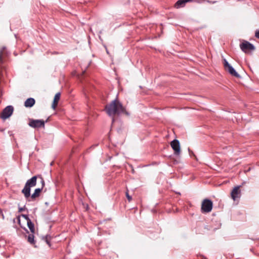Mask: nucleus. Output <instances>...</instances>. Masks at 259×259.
Instances as JSON below:
<instances>
[{
  "label": "nucleus",
  "mask_w": 259,
  "mask_h": 259,
  "mask_svg": "<svg viewBox=\"0 0 259 259\" xmlns=\"http://www.w3.org/2000/svg\"><path fill=\"white\" fill-rule=\"evenodd\" d=\"M207 2L209 4H213L217 3V1H210V0H207Z\"/></svg>",
  "instance_id": "18"
},
{
  "label": "nucleus",
  "mask_w": 259,
  "mask_h": 259,
  "mask_svg": "<svg viewBox=\"0 0 259 259\" xmlns=\"http://www.w3.org/2000/svg\"><path fill=\"white\" fill-rule=\"evenodd\" d=\"M240 48L242 51L245 53H248L255 50L254 46L246 40H243V41L240 44Z\"/></svg>",
  "instance_id": "4"
},
{
  "label": "nucleus",
  "mask_w": 259,
  "mask_h": 259,
  "mask_svg": "<svg viewBox=\"0 0 259 259\" xmlns=\"http://www.w3.org/2000/svg\"><path fill=\"white\" fill-rule=\"evenodd\" d=\"M0 213H2V217H3V219H4V214H3V213H2V210H1V209H0Z\"/></svg>",
  "instance_id": "22"
},
{
  "label": "nucleus",
  "mask_w": 259,
  "mask_h": 259,
  "mask_svg": "<svg viewBox=\"0 0 259 259\" xmlns=\"http://www.w3.org/2000/svg\"><path fill=\"white\" fill-rule=\"evenodd\" d=\"M255 36L259 39V30L256 31L255 33Z\"/></svg>",
  "instance_id": "19"
},
{
  "label": "nucleus",
  "mask_w": 259,
  "mask_h": 259,
  "mask_svg": "<svg viewBox=\"0 0 259 259\" xmlns=\"http://www.w3.org/2000/svg\"><path fill=\"white\" fill-rule=\"evenodd\" d=\"M13 107L12 106L9 105L7 106L3 111L1 117L3 119H6V118L9 117L13 113Z\"/></svg>",
  "instance_id": "7"
},
{
  "label": "nucleus",
  "mask_w": 259,
  "mask_h": 259,
  "mask_svg": "<svg viewBox=\"0 0 259 259\" xmlns=\"http://www.w3.org/2000/svg\"><path fill=\"white\" fill-rule=\"evenodd\" d=\"M187 2H188L191 1L192 0H187Z\"/></svg>",
  "instance_id": "23"
},
{
  "label": "nucleus",
  "mask_w": 259,
  "mask_h": 259,
  "mask_svg": "<svg viewBox=\"0 0 259 259\" xmlns=\"http://www.w3.org/2000/svg\"><path fill=\"white\" fill-rule=\"evenodd\" d=\"M27 226L29 228V230H30L31 232L32 233H34V226L33 223L31 222L30 220H29V221L27 222Z\"/></svg>",
  "instance_id": "14"
},
{
  "label": "nucleus",
  "mask_w": 259,
  "mask_h": 259,
  "mask_svg": "<svg viewBox=\"0 0 259 259\" xmlns=\"http://www.w3.org/2000/svg\"><path fill=\"white\" fill-rule=\"evenodd\" d=\"M35 102V101L34 99H33L32 98H29L25 101V102L24 103V106L26 107L30 108L34 105Z\"/></svg>",
  "instance_id": "11"
},
{
  "label": "nucleus",
  "mask_w": 259,
  "mask_h": 259,
  "mask_svg": "<svg viewBox=\"0 0 259 259\" xmlns=\"http://www.w3.org/2000/svg\"><path fill=\"white\" fill-rule=\"evenodd\" d=\"M212 206V201L210 199H205L202 202L201 211L202 213H208L211 211Z\"/></svg>",
  "instance_id": "3"
},
{
  "label": "nucleus",
  "mask_w": 259,
  "mask_h": 259,
  "mask_svg": "<svg viewBox=\"0 0 259 259\" xmlns=\"http://www.w3.org/2000/svg\"><path fill=\"white\" fill-rule=\"evenodd\" d=\"M25 209V206H24L23 207H19V212H22Z\"/></svg>",
  "instance_id": "20"
},
{
  "label": "nucleus",
  "mask_w": 259,
  "mask_h": 259,
  "mask_svg": "<svg viewBox=\"0 0 259 259\" xmlns=\"http://www.w3.org/2000/svg\"><path fill=\"white\" fill-rule=\"evenodd\" d=\"M45 121L44 120L29 119L28 125L33 128L45 127Z\"/></svg>",
  "instance_id": "6"
},
{
  "label": "nucleus",
  "mask_w": 259,
  "mask_h": 259,
  "mask_svg": "<svg viewBox=\"0 0 259 259\" xmlns=\"http://www.w3.org/2000/svg\"><path fill=\"white\" fill-rule=\"evenodd\" d=\"M224 66L225 70L228 71L232 76L237 78H240V75L236 71L234 68L228 63V62L224 59Z\"/></svg>",
  "instance_id": "5"
},
{
  "label": "nucleus",
  "mask_w": 259,
  "mask_h": 259,
  "mask_svg": "<svg viewBox=\"0 0 259 259\" xmlns=\"http://www.w3.org/2000/svg\"><path fill=\"white\" fill-rule=\"evenodd\" d=\"M21 216L24 218L26 221L27 222L29 221V220H30L29 217H28V215L27 214H21Z\"/></svg>",
  "instance_id": "17"
},
{
  "label": "nucleus",
  "mask_w": 259,
  "mask_h": 259,
  "mask_svg": "<svg viewBox=\"0 0 259 259\" xmlns=\"http://www.w3.org/2000/svg\"><path fill=\"white\" fill-rule=\"evenodd\" d=\"M46 243H47L49 246H51L50 242V241L48 240V239H47V238L46 239Z\"/></svg>",
  "instance_id": "21"
},
{
  "label": "nucleus",
  "mask_w": 259,
  "mask_h": 259,
  "mask_svg": "<svg viewBox=\"0 0 259 259\" xmlns=\"http://www.w3.org/2000/svg\"><path fill=\"white\" fill-rule=\"evenodd\" d=\"M34 236L33 233L29 234L28 236L27 241L31 244H34L35 243V241L34 239Z\"/></svg>",
  "instance_id": "15"
},
{
  "label": "nucleus",
  "mask_w": 259,
  "mask_h": 259,
  "mask_svg": "<svg viewBox=\"0 0 259 259\" xmlns=\"http://www.w3.org/2000/svg\"><path fill=\"white\" fill-rule=\"evenodd\" d=\"M105 110L109 116L113 117L112 122L114 121V116L115 115H119L121 114L130 115V113L126 111L125 107L123 106L117 98L111 101L109 104L106 105Z\"/></svg>",
  "instance_id": "2"
},
{
  "label": "nucleus",
  "mask_w": 259,
  "mask_h": 259,
  "mask_svg": "<svg viewBox=\"0 0 259 259\" xmlns=\"http://www.w3.org/2000/svg\"><path fill=\"white\" fill-rule=\"evenodd\" d=\"M187 2V0H179L175 4V7L177 8L183 7Z\"/></svg>",
  "instance_id": "13"
},
{
  "label": "nucleus",
  "mask_w": 259,
  "mask_h": 259,
  "mask_svg": "<svg viewBox=\"0 0 259 259\" xmlns=\"http://www.w3.org/2000/svg\"><path fill=\"white\" fill-rule=\"evenodd\" d=\"M241 186H237L234 188L231 193V198L234 201L239 199L241 197V191L240 190Z\"/></svg>",
  "instance_id": "8"
},
{
  "label": "nucleus",
  "mask_w": 259,
  "mask_h": 259,
  "mask_svg": "<svg viewBox=\"0 0 259 259\" xmlns=\"http://www.w3.org/2000/svg\"><path fill=\"white\" fill-rule=\"evenodd\" d=\"M170 145L175 152V154L177 155H180V146L179 141L178 140H174L171 142Z\"/></svg>",
  "instance_id": "9"
},
{
  "label": "nucleus",
  "mask_w": 259,
  "mask_h": 259,
  "mask_svg": "<svg viewBox=\"0 0 259 259\" xmlns=\"http://www.w3.org/2000/svg\"><path fill=\"white\" fill-rule=\"evenodd\" d=\"M60 98V93H57L54 97L53 103L52 105V107L53 109H55L56 107V106L58 105V101Z\"/></svg>",
  "instance_id": "12"
},
{
  "label": "nucleus",
  "mask_w": 259,
  "mask_h": 259,
  "mask_svg": "<svg viewBox=\"0 0 259 259\" xmlns=\"http://www.w3.org/2000/svg\"><path fill=\"white\" fill-rule=\"evenodd\" d=\"M106 52H107V53L108 54L109 53L108 51L107 50V49H106Z\"/></svg>",
  "instance_id": "24"
},
{
  "label": "nucleus",
  "mask_w": 259,
  "mask_h": 259,
  "mask_svg": "<svg viewBox=\"0 0 259 259\" xmlns=\"http://www.w3.org/2000/svg\"><path fill=\"white\" fill-rule=\"evenodd\" d=\"M37 178V176H34L28 180L25 184L24 188L22 190V193L24 194L26 199H28L30 197L32 200H34L40 196V192L45 186V181L41 177H40L42 184L41 188L35 189L33 193L31 195H30L31 188L36 185Z\"/></svg>",
  "instance_id": "1"
},
{
  "label": "nucleus",
  "mask_w": 259,
  "mask_h": 259,
  "mask_svg": "<svg viewBox=\"0 0 259 259\" xmlns=\"http://www.w3.org/2000/svg\"><path fill=\"white\" fill-rule=\"evenodd\" d=\"M126 196L127 199H128V201L129 202H130V201L132 200V197H131V196H130V195L128 194V191H127L126 192Z\"/></svg>",
  "instance_id": "16"
},
{
  "label": "nucleus",
  "mask_w": 259,
  "mask_h": 259,
  "mask_svg": "<svg viewBox=\"0 0 259 259\" xmlns=\"http://www.w3.org/2000/svg\"><path fill=\"white\" fill-rule=\"evenodd\" d=\"M9 55L8 52L7 51L5 47H3L0 50V63L3 62V59L5 57L8 56Z\"/></svg>",
  "instance_id": "10"
}]
</instances>
